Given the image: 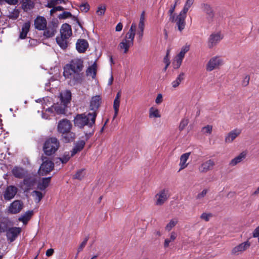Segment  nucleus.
I'll list each match as a JSON object with an SVG mask.
<instances>
[{
  "mask_svg": "<svg viewBox=\"0 0 259 259\" xmlns=\"http://www.w3.org/2000/svg\"><path fill=\"white\" fill-rule=\"evenodd\" d=\"M97 115L96 112H90L87 115L85 113L77 114L74 119V125L80 128L85 125L92 128L95 123Z\"/></svg>",
  "mask_w": 259,
  "mask_h": 259,
  "instance_id": "1",
  "label": "nucleus"
},
{
  "mask_svg": "<svg viewBox=\"0 0 259 259\" xmlns=\"http://www.w3.org/2000/svg\"><path fill=\"white\" fill-rule=\"evenodd\" d=\"M59 147V141L55 137H50L45 141L42 149L45 155L51 156L58 150Z\"/></svg>",
  "mask_w": 259,
  "mask_h": 259,
  "instance_id": "2",
  "label": "nucleus"
},
{
  "mask_svg": "<svg viewBox=\"0 0 259 259\" xmlns=\"http://www.w3.org/2000/svg\"><path fill=\"white\" fill-rule=\"evenodd\" d=\"M83 61L81 59H72L69 64L66 65L63 73L71 72H81L83 68Z\"/></svg>",
  "mask_w": 259,
  "mask_h": 259,
  "instance_id": "3",
  "label": "nucleus"
},
{
  "mask_svg": "<svg viewBox=\"0 0 259 259\" xmlns=\"http://www.w3.org/2000/svg\"><path fill=\"white\" fill-rule=\"evenodd\" d=\"M41 159L42 163L39 167L40 173L42 176H46L54 169V163L43 155L41 157Z\"/></svg>",
  "mask_w": 259,
  "mask_h": 259,
  "instance_id": "4",
  "label": "nucleus"
},
{
  "mask_svg": "<svg viewBox=\"0 0 259 259\" xmlns=\"http://www.w3.org/2000/svg\"><path fill=\"white\" fill-rule=\"evenodd\" d=\"M63 74L66 78H70V84L72 85L81 84L83 80V73L82 71L71 72Z\"/></svg>",
  "mask_w": 259,
  "mask_h": 259,
  "instance_id": "5",
  "label": "nucleus"
},
{
  "mask_svg": "<svg viewBox=\"0 0 259 259\" xmlns=\"http://www.w3.org/2000/svg\"><path fill=\"white\" fill-rule=\"evenodd\" d=\"M58 27L57 21H52L50 22L48 26L44 29L43 35L46 38H50L53 37L56 34L57 30L56 29Z\"/></svg>",
  "mask_w": 259,
  "mask_h": 259,
  "instance_id": "6",
  "label": "nucleus"
},
{
  "mask_svg": "<svg viewBox=\"0 0 259 259\" xmlns=\"http://www.w3.org/2000/svg\"><path fill=\"white\" fill-rule=\"evenodd\" d=\"M21 232V228L19 227H13L9 228L6 232V236L8 241L13 242Z\"/></svg>",
  "mask_w": 259,
  "mask_h": 259,
  "instance_id": "7",
  "label": "nucleus"
},
{
  "mask_svg": "<svg viewBox=\"0 0 259 259\" xmlns=\"http://www.w3.org/2000/svg\"><path fill=\"white\" fill-rule=\"evenodd\" d=\"M187 12L182 10L175 18L176 20L175 22L176 23L178 30L180 31H182L185 27V19L187 16Z\"/></svg>",
  "mask_w": 259,
  "mask_h": 259,
  "instance_id": "8",
  "label": "nucleus"
},
{
  "mask_svg": "<svg viewBox=\"0 0 259 259\" xmlns=\"http://www.w3.org/2000/svg\"><path fill=\"white\" fill-rule=\"evenodd\" d=\"M72 128L71 122L67 119H63L60 120L57 125V131L60 134L69 132Z\"/></svg>",
  "mask_w": 259,
  "mask_h": 259,
  "instance_id": "9",
  "label": "nucleus"
},
{
  "mask_svg": "<svg viewBox=\"0 0 259 259\" xmlns=\"http://www.w3.org/2000/svg\"><path fill=\"white\" fill-rule=\"evenodd\" d=\"M201 8L203 12L206 14L207 19L208 21H212L215 15V12L212 7L208 3H202L201 5Z\"/></svg>",
  "mask_w": 259,
  "mask_h": 259,
  "instance_id": "10",
  "label": "nucleus"
},
{
  "mask_svg": "<svg viewBox=\"0 0 259 259\" xmlns=\"http://www.w3.org/2000/svg\"><path fill=\"white\" fill-rule=\"evenodd\" d=\"M222 64V60L218 57H214L210 59L206 65V70L211 71L219 67Z\"/></svg>",
  "mask_w": 259,
  "mask_h": 259,
  "instance_id": "11",
  "label": "nucleus"
},
{
  "mask_svg": "<svg viewBox=\"0 0 259 259\" xmlns=\"http://www.w3.org/2000/svg\"><path fill=\"white\" fill-rule=\"evenodd\" d=\"M223 38L220 33H212L208 38V47L209 48H212L218 44Z\"/></svg>",
  "mask_w": 259,
  "mask_h": 259,
  "instance_id": "12",
  "label": "nucleus"
},
{
  "mask_svg": "<svg viewBox=\"0 0 259 259\" xmlns=\"http://www.w3.org/2000/svg\"><path fill=\"white\" fill-rule=\"evenodd\" d=\"M18 191V189L14 186H8L5 192L4 197L5 200H10L13 198Z\"/></svg>",
  "mask_w": 259,
  "mask_h": 259,
  "instance_id": "13",
  "label": "nucleus"
},
{
  "mask_svg": "<svg viewBox=\"0 0 259 259\" xmlns=\"http://www.w3.org/2000/svg\"><path fill=\"white\" fill-rule=\"evenodd\" d=\"M102 99L99 95H96L92 98L90 101V109L93 112H96L101 104Z\"/></svg>",
  "mask_w": 259,
  "mask_h": 259,
  "instance_id": "14",
  "label": "nucleus"
},
{
  "mask_svg": "<svg viewBox=\"0 0 259 259\" xmlns=\"http://www.w3.org/2000/svg\"><path fill=\"white\" fill-rule=\"evenodd\" d=\"M167 190L163 189L155 195V197H157L155 204L156 205H162L165 201L167 199Z\"/></svg>",
  "mask_w": 259,
  "mask_h": 259,
  "instance_id": "15",
  "label": "nucleus"
},
{
  "mask_svg": "<svg viewBox=\"0 0 259 259\" xmlns=\"http://www.w3.org/2000/svg\"><path fill=\"white\" fill-rule=\"evenodd\" d=\"M241 133V130L236 128L230 132L225 137V142L226 143H232Z\"/></svg>",
  "mask_w": 259,
  "mask_h": 259,
  "instance_id": "16",
  "label": "nucleus"
},
{
  "mask_svg": "<svg viewBox=\"0 0 259 259\" xmlns=\"http://www.w3.org/2000/svg\"><path fill=\"white\" fill-rule=\"evenodd\" d=\"M23 203L20 200H15L10 205L9 211L13 214H16L19 212L23 207Z\"/></svg>",
  "mask_w": 259,
  "mask_h": 259,
  "instance_id": "17",
  "label": "nucleus"
},
{
  "mask_svg": "<svg viewBox=\"0 0 259 259\" xmlns=\"http://www.w3.org/2000/svg\"><path fill=\"white\" fill-rule=\"evenodd\" d=\"M250 243L246 241L239 244L238 245L234 247L232 250V254H239L240 253L246 250L250 246Z\"/></svg>",
  "mask_w": 259,
  "mask_h": 259,
  "instance_id": "18",
  "label": "nucleus"
},
{
  "mask_svg": "<svg viewBox=\"0 0 259 259\" xmlns=\"http://www.w3.org/2000/svg\"><path fill=\"white\" fill-rule=\"evenodd\" d=\"M215 163L212 159H209L201 164L199 168V170L200 172L206 173L208 171L212 169Z\"/></svg>",
  "mask_w": 259,
  "mask_h": 259,
  "instance_id": "19",
  "label": "nucleus"
},
{
  "mask_svg": "<svg viewBox=\"0 0 259 259\" xmlns=\"http://www.w3.org/2000/svg\"><path fill=\"white\" fill-rule=\"evenodd\" d=\"M60 35L65 38H68L72 35L71 26L67 24H63L60 29Z\"/></svg>",
  "mask_w": 259,
  "mask_h": 259,
  "instance_id": "20",
  "label": "nucleus"
},
{
  "mask_svg": "<svg viewBox=\"0 0 259 259\" xmlns=\"http://www.w3.org/2000/svg\"><path fill=\"white\" fill-rule=\"evenodd\" d=\"M62 140L65 143H71L74 141L76 139V135L70 131L66 132L61 134Z\"/></svg>",
  "mask_w": 259,
  "mask_h": 259,
  "instance_id": "21",
  "label": "nucleus"
},
{
  "mask_svg": "<svg viewBox=\"0 0 259 259\" xmlns=\"http://www.w3.org/2000/svg\"><path fill=\"white\" fill-rule=\"evenodd\" d=\"M89 47V44L87 40L79 39L76 44V49L80 53H84Z\"/></svg>",
  "mask_w": 259,
  "mask_h": 259,
  "instance_id": "22",
  "label": "nucleus"
},
{
  "mask_svg": "<svg viewBox=\"0 0 259 259\" xmlns=\"http://www.w3.org/2000/svg\"><path fill=\"white\" fill-rule=\"evenodd\" d=\"M137 25L135 23H132L128 31L126 34L124 39H126L134 44V40L135 38Z\"/></svg>",
  "mask_w": 259,
  "mask_h": 259,
  "instance_id": "23",
  "label": "nucleus"
},
{
  "mask_svg": "<svg viewBox=\"0 0 259 259\" xmlns=\"http://www.w3.org/2000/svg\"><path fill=\"white\" fill-rule=\"evenodd\" d=\"M34 25L38 30H44L47 26V20L43 17H37L34 20Z\"/></svg>",
  "mask_w": 259,
  "mask_h": 259,
  "instance_id": "24",
  "label": "nucleus"
},
{
  "mask_svg": "<svg viewBox=\"0 0 259 259\" xmlns=\"http://www.w3.org/2000/svg\"><path fill=\"white\" fill-rule=\"evenodd\" d=\"M85 142L83 140L77 141L71 151V156H73L77 153L80 152L84 147Z\"/></svg>",
  "mask_w": 259,
  "mask_h": 259,
  "instance_id": "25",
  "label": "nucleus"
},
{
  "mask_svg": "<svg viewBox=\"0 0 259 259\" xmlns=\"http://www.w3.org/2000/svg\"><path fill=\"white\" fill-rule=\"evenodd\" d=\"M36 1V0H22V9L25 12L32 9L34 7Z\"/></svg>",
  "mask_w": 259,
  "mask_h": 259,
  "instance_id": "26",
  "label": "nucleus"
},
{
  "mask_svg": "<svg viewBox=\"0 0 259 259\" xmlns=\"http://www.w3.org/2000/svg\"><path fill=\"white\" fill-rule=\"evenodd\" d=\"M66 107L67 105L61 103L53 105L51 108H49L48 110L50 111L53 108L58 114H64L65 113Z\"/></svg>",
  "mask_w": 259,
  "mask_h": 259,
  "instance_id": "27",
  "label": "nucleus"
},
{
  "mask_svg": "<svg viewBox=\"0 0 259 259\" xmlns=\"http://www.w3.org/2000/svg\"><path fill=\"white\" fill-rule=\"evenodd\" d=\"M12 173L15 177L19 179L23 178L25 175L24 169L19 166H15L12 170Z\"/></svg>",
  "mask_w": 259,
  "mask_h": 259,
  "instance_id": "28",
  "label": "nucleus"
},
{
  "mask_svg": "<svg viewBox=\"0 0 259 259\" xmlns=\"http://www.w3.org/2000/svg\"><path fill=\"white\" fill-rule=\"evenodd\" d=\"M58 18L61 20V19H66L67 18H72V19L76 21V23L78 24V25L80 26V27L81 28H82V26L81 25V24L79 21V20L77 18H76V17L73 16L71 13L69 12H63L62 14H60V15H58Z\"/></svg>",
  "mask_w": 259,
  "mask_h": 259,
  "instance_id": "29",
  "label": "nucleus"
},
{
  "mask_svg": "<svg viewBox=\"0 0 259 259\" xmlns=\"http://www.w3.org/2000/svg\"><path fill=\"white\" fill-rule=\"evenodd\" d=\"M60 100L62 103L67 105L71 100V93L70 91L66 90L63 94H61Z\"/></svg>",
  "mask_w": 259,
  "mask_h": 259,
  "instance_id": "30",
  "label": "nucleus"
},
{
  "mask_svg": "<svg viewBox=\"0 0 259 259\" xmlns=\"http://www.w3.org/2000/svg\"><path fill=\"white\" fill-rule=\"evenodd\" d=\"M97 65L95 62L91 66H89L86 70V75H91L93 78H95L97 74Z\"/></svg>",
  "mask_w": 259,
  "mask_h": 259,
  "instance_id": "31",
  "label": "nucleus"
},
{
  "mask_svg": "<svg viewBox=\"0 0 259 259\" xmlns=\"http://www.w3.org/2000/svg\"><path fill=\"white\" fill-rule=\"evenodd\" d=\"M246 157V153L244 152H241L239 155L232 159L229 165L231 166H235L241 162Z\"/></svg>",
  "mask_w": 259,
  "mask_h": 259,
  "instance_id": "32",
  "label": "nucleus"
},
{
  "mask_svg": "<svg viewBox=\"0 0 259 259\" xmlns=\"http://www.w3.org/2000/svg\"><path fill=\"white\" fill-rule=\"evenodd\" d=\"M30 27V22H25L22 27V30L20 32L19 38L20 39H24L26 38Z\"/></svg>",
  "mask_w": 259,
  "mask_h": 259,
  "instance_id": "33",
  "label": "nucleus"
},
{
  "mask_svg": "<svg viewBox=\"0 0 259 259\" xmlns=\"http://www.w3.org/2000/svg\"><path fill=\"white\" fill-rule=\"evenodd\" d=\"M133 43L130 42L126 39H123L122 41L119 44V47L121 49L124 50V53H127L128 51L129 48L133 46Z\"/></svg>",
  "mask_w": 259,
  "mask_h": 259,
  "instance_id": "34",
  "label": "nucleus"
},
{
  "mask_svg": "<svg viewBox=\"0 0 259 259\" xmlns=\"http://www.w3.org/2000/svg\"><path fill=\"white\" fill-rule=\"evenodd\" d=\"M190 155V153H186L182 154L180 157V162L179 165L181 166V168L179 170L183 169L187 167V164H186V162L188 159V158Z\"/></svg>",
  "mask_w": 259,
  "mask_h": 259,
  "instance_id": "35",
  "label": "nucleus"
},
{
  "mask_svg": "<svg viewBox=\"0 0 259 259\" xmlns=\"http://www.w3.org/2000/svg\"><path fill=\"white\" fill-rule=\"evenodd\" d=\"M51 177L44 178L42 179L41 182L38 184V188L40 190H45L48 187L51 179Z\"/></svg>",
  "mask_w": 259,
  "mask_h": 259,
  "instance_id": "36",
  "label": "nucleus"
},
{
  "mask_svg": "<svg viewBox=\"0 0 259 259\" xmlns=\"http://www.w3.org/2000/svg\"><path fill=\"white\" fill-rule=\"evenodd\" d=\"M33 212L32 210H29L26 211L24 214L22 215L19 219L18 220L20 222H23L24 224H25L30 219L32 215H33Z\"/></svg>",
  "mask_w": 259,
  "mask_h": 259,
  "instance_id": "37",
  "label": "nucleus"
},
{
  "mask_svg": "<svg viewBox=\"0 0 259 259\" xmlns=\"http://www.w3.org/2000/svg\"><path fill=\"white\" fill-rule=\"evenodd\" d=\"M185 73L184 72H181L176 78V80L173 81L171 83L172 86L173 88H176L178 87L181 82L184 80L185 78Z\"/></svg>",
  "mask_w": 259,
  "mask_h": 259,
  "instance_id": "38",
  "label": "nucleus"
},
{
  "mask_svg": "<svg viewBox=\"0 0 259 259\" xmlns=\"http://www.w3.org/2000/svg\"><path fill=\"white\" fill-rule=\"evenodd\" d=\"M66 39L67 38H65L63 37H62L61 35L60 37H57L56 38L57 44L61 49L63 50L66 49L67 47V41Z\"/></svg>",
  "mask_w": 259,
  "mask_h": 259,
  "instance_id": "39",
  "label": "nucleus"
},
{
  "mask_svg": "<svg viewBox=\"0 0 259 259\" xmlns=\"http://www.w3.org/2000/svg\"><path fill=\"white\" fill-rule=\"evenodd\" d=\"M177 5H172L170 6V8L168 11V15L169 16V21L171 22V23H175V15L176 14L174 13V12L175 11V9Z\"/></svg>",
  "mask_w": 259,
  "mask_h": 259,
  "instance_id": "40",
  "label": "nucleus"
},
{
  "mask_svg": "<svg viewBox=\"0 0 259 259\" xmlns=\"http://www.w3.org/2000/svg\"><path fill=\"white\" fill-rule=\"evenodd\" d=\"M161 115L159 113V111L157 109H154L153 107H151L149 109V117H155L159 118Z\"/></svg>",
  "mask_w": 259,
  "mask_h": 259,
  "instance_id": "41",
  "label": "nucleus"
},
{
  "mask_svg": "<svg viewBox=\"0 0 259 259\" xmlns=\"http://www.w3.org/2000/svg\"><path fill=\"white\" fill-rule=\"evenodd\" d=\"M32 195L34 197L35 201L37 202H39L44 197V195L41 192L36 190L33 191Z\"/></svg>",
  "mask_w": 259,
  "mask_h": 259,
  "instance_id": "42",
  "label": "nucleus"
},
{
  "mask_svg": "<svg viewBox=\"0 0 259 259\" xmlns=\"http://www.w3.org/2000/svg\"><path fill=\"white\" fill-rule=\"evenodd\" d=\"M8 229L9 225L7 221H0V233L7 232Z\"/></svg>",
  "mask_w": 259,
  "mask_h": 259,
  "instance_id": "43",
  "label": "nucleus"
},
{
  "mask_svg": "<svg viewBox=\"0 0 259 259\" xmlns=\"http://www.w3.org/2000/svg\"><path fill=\"white\" fill-rule=\"evenodd\" d=\"M119 106L120 100L114 99L113 102V108L114 110V115L113 116V119L115 118L118 114Z\"/></svg>",
  "mask_w": 259,
  "mask_h": 259,
  "instance_id": "44",
  "label": "nucleus"
},
{
  "mask_svg": "<svg viewBox=\"0 0 259 259\" xmlns=\"http://www.w3.org/2000/svg\"><path fill=\"white\" fill-rule=\"evenodd\" d=\"M89 236H87L84 238V240L80 244V245L79 246V247L77 248V252L75 255V258H76L77 257L78 253L83 250V248L86 245L87 242L89 240Z\"/></svg>",
  "mask_w": 259,
  "mask_h": 259,
  "instance_id": "45",
  "label": "nucleus"
},
{
  "mask_svg": "<svg viewBox=\"0 0 259 259\" xmlns=\"http://www.w3.org/2000/svg\"><path fill=\"white\" fill-rule=\"evenodd\" d=\"M84 169H81L78 170L76 174L73 176V178L74 179H77L81 180L84 177Z\"/></svg>",
  "mask_w": 259,
  "mask_h": 259,
  "instance_id": "46",
  "label": "nucleus"
},
{
  "mask_svg": "<svg viewBox=\"0 0 259 259\" xmlns=\"http://www.w3.org/2000/svg\"><path fill=\"white\" fill-rule=\"evenodd\" d=\"M71 156L69 155V152H65L62 157H59V160L63 164L66 163L70 158Z\"/></svg>",
  "mask_w": 259,
  "mask_h": 259,
  "instance_id": "47",
  "label": "nucleus"
},
{
  "mask_svg": "<svg viewBox=\"0 0 259 259\" xmlns=\"http://www.w3.org/2000/svg\"><path fill=\"white\" fill-rule=\"evenodd\" d=\"M178 223V221L176 219H172L167 224L165 227V230L170 231Z\"/></svg>",
  "mask_w": 259,
  "mask_h": 259,
  "instance_id": "48",
  "label": "nucleus"
},
{
  "mask_svg": "<svg viewBox=\"0 0 259 259\" xmlns=\"http://www.w3.org/2000/svg\"><path fill=\"white\" fill-rule=\"evenodd\" d=\"M190 47L189 46H185L183 47L182 48L180 52L177 55L178 56H180V57L184 58L185 54L188 52L189 50Z\"/></svg>",
  "mask_w": 259,
  "mask_h": 259,
  "instance_id": "49",
  "label": "nucleus"
},
{
  "mask_svg": "<svg viewBox=\"0 0 259 259\" xmlns=\"http://www.w3.org/2000/svg\"><path fill=\"white\" fill-rule=\"evenodd\" d=\"M19 16V11L17 9H14L13 11L10 14L8 17L12 19H16Z\"/></svg>",
  "mask_w": 259,
  "mask_h": 259,
  "instance_id": "50",
  "label": "nucleus"
},
{
  "mask_svg": "<svg viewBox=\"0 0 259 259\" xmlns=\"http://www.w3.org/2000/svg\"><path fill=\"white\" fill-rule=\"evenodd\" d=\"M23 183L27 187V189H29L33 186L34 181L30 178H26L24 179Z\"/></svg>",
  "mask_w": 259,
  "mask_h": 259,
  "instance_id": "51",
  "label": "nucleus"
},
{
  "mask_svg": "<svg viewBox=\"0 0 259 259\" xmlns=\"http://www.w3.org/2000/svg\"><path fill=\"white\" fill-rule=\"evenodd\" d=\"M194 2V0H187L182 10H183L186 12H188L189 8L193 5Z\"/></svg>",
  "mask_w": 259,
  "mask_h": 259,
  "instance_id": "52",
  "label": "nucleus"
},
{
  "mask_svg": "<svg viewBox=\"0 0 259 259\" xmlns=\"http://www.w3.org/2000/svg\"><path fill=\"white\" fill-rule=\"evenodd\" d=\"M79 8L81 12L87 13L89 11L90 6L88 3H85L80 5Z\"/></svg>",
  "mask_w": 259,
  "mask_h": 259,
  "instance_id": "53",
  "label": "nucleus"
},
{
  "mask_svg": "<svg viewBox=\"0 0 259 259\" xmlns=\"http://www.w3.org/2000/svg\"><path fill=\"white\" fill-rule=\"evenodd\" d=\"M106 11V6L105 5L99 6L96 12L98 15L102 16L104 15Z\"/></svg>",
  "mask_w": 259,
  "mask_h": 259,
  "instance_id": "54",
  "label": "nucleus"
},
{
  "mask_svg": "<svg viewBox=\"0 0 259 259\" xmlns=\"http://www.w3.org/2000/svg\"><path fill=\"white\" fill-rule=\"evenodd\" d=\"M188 124V120L187 119H183L180 122V125H179V130L180 131H183L185 127Z\"/></svg>",
  "mask_w": 259,
  "mask_h": 259,
  "instance_id": "55",
  "label": "nucleus"
},
{
  "mask_svg": "<svg viewBox=\"0 0 259 259\" xmlns=\"http://www.w3.org/2000/svg\"><path fill=\"white\" fill-rule=\"evenodd\" d=\"M95 132V128H90V131L89 132H84L85 136V140H88L94 134Z\"/></svg>",
  "mask_w": 259,
  "mask_h": 259,
  "instance_id": "56",
  "label": "nucleus"
},
{
  "mask_svg": "<svg viewBox=\"0 0 259 259\" xmlns=\"http://www.w3.org/2000/svg\"><path fill=\"white\" fill-rule=\"evenodd\" d=\"M212 216L211 213H207L203 212L200 215V218L202 220H205L206 222H208L209 220V218Z\"/></svg>",
  "mask_w": 259,
  "mask_h": 259,
  "instance_id": "57",
  "label": "nucleus"
},
{
  "mask_svg": "<svg viewBox=\"0 0 259 259\" xmlns=\"http://www.w3.org/2000/svg\"><path fill=\"white\" fill-rule=\"evenodd\" d=\"M211 125H207L202 128V131L204 133L210 134L212 132Z\"/></svg>",
  "mask_w": 259,
  "mask_h": 259,
  "instance_id": "58",
  "label": "nucleus"
},
{
  "mask_svg": "<svg viewBox=\"0 0 259 259\" xmlns=\"http://www.w3.org/2000/svg\"><path fill=\"white\" fill-rule=\"evenodd\" d=\"M249 80H250L249 76L248 75H246L244 77L243 80H242L243 86L246 87L249 84Z\"/></svg>",
  "mask_w": 259,
  "mask_h": 259,
  "instance_id": "59",
  "label": "nucleus"
},
{
  "mask_svg": "<svg viewBox=\"0 0 259 259\" xmlns=\"http://www.w3.org/2000/svg\"><path fill=\"white\" fill-rule=\"evenodd\" d=\"M57 2L56 0H50L48 2L47 5H46V7H48L49 8L55 7V6L56 5Z\"/></svg>",
  "mask_w": 259,
  "mask_h": 259,
  "instance_id": "60",
  "label": "nucleus"
},
{
  "mask_svg": "<svg viewBox=\"0 0 259 259\" xmlns=\"http://www.w3.org/2000/svg\"><path fill=\"white\" fill-rule=\"evenodd\" d=\"M207 192V190L206 189H204L201 193L198 194L196 196V198L198 199H200L203 197H204Z\"/></svg>",
  "mask_w": 259,
  "mask_h": 259,
  "instance_id": "61",
  "label": "nucleus"
},
{
  "mask_svg": "<svg viewBox=\"0 0 259 259\" xmlns=\"http://www.w3.org/2000/svg\"><path fill=\"white\" fill-rule=\"evenodd\" d=\"M162 101V96L161 94H158L155 103L157 104H160Z\"/></svg>",
  "mask_w": 259,
  "mask_h": 259,
  "instance_id": "62",
  "label": "nucleus"
},
{
  "mask_svg": "<svg viewBox=\"0 0 259 259\" xmlns=\"http://www.w3.org/2000/svg\"><path fill=\"white\" fill-rule=\"evenodd\" d=\"M183 59V58H182V57H180V56H179L178 55L176 56V63L178 64V67H180V66L182 64Z\"/></svg>",
  "mask_w": 259,
  "mask_h": 259,
  "instance_id": "63",
  "label": "nucleus"
},
{
  "mask_svg": "<svg viewBox=\"0 0 259 259\" xmlns=\"http://www.w3.org/2000/svg\"><path fill=\"white\" fill-rule=\"evenodd\" d=\"M163 62L167 66H168L170 63L169 60V57L167 56V55H165L163 58Z\"/></svg>",
  "mask_w": 259,
  "mask_h": 259,
  "instance_id": "64",
  "label": "nucleus"
}]
</instances>
